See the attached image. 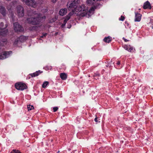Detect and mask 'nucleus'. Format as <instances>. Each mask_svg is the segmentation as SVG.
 <instances>
[{
  "instance_id": "obj_4",
  "label": "nucleus",
  "mask_w": 153,
  "mask_h": 153,
  "mask_svg": "<svg viewBox=\"0 0 153 153\" xmlns=\"http://www.w3.org/2000/svg\"><path fill=\"white\" fill-rule=\"evenodd\" d=\"M26 5L35 7L37 6V3L34 0H21Z\"/></svg>"
},
{
  "instance_id": "obj_24",
  "label": "nucleus",
  "mask_w": 153,
  "mask_h": 153,
  "mask_svg": "<svg viewBox=\"0 0 153 153\" xmlns=\"http://www.w3.org/2000/svg\"><path fill=\"white\" fill-rule=\"evenodd\" d=\"M49 84V82L48 81H45L42 85V87L45 88L46 86Z\"/></svg>"
},
{
  "instance_id": "obj_22",
  "label": "nucleus",
  "mask_w": 153,
  "mask_h": 153,
  "mask_svg": "<svg viewBox=\"0 0 153 153\" xmlns=\"http://www.w3.org/2000/svg\"><path fill=\"white\" fill-rule=\"evenodd\" d=\"M96 0L98 1V0ZM95 1V0H87V3L88 4H93Z\"/></svg>"
},
{
  "instance_id": "obj_34",
  "label": "nucleus",
  "mask_w": 153,
  "mask_h": 153,
  "mask_svg": "<svg viewBox=\"0 0 153 153\" xmlns=\"http://www.w3.org/2000/svg\"><path fill=\"white\" fill-rule=\"evenodd\" d=\"M120 64V61H118L117 63V64L118 65H119Z\"/></svg>"
},
{
  "instance_id": "obj_26",
  "label": "nucleus",
  "mask_w": 153,
  "mask_h": 153,
  "mask_svg": "<svg viewBox=\"0 0 153 153\" xmlns=\"http://www.w3.org/2000/svg\"><path fill=\"white\" fill-rule=\"evenodd\" d=\"M74 12V11H72V12L70 13L68 15L66 16V18H68L69 17L70 18L71 16H72L73 13H75Z\"/></svg>"
},
{
  "instance_id": "obj_29",
  "label": "nucleus",
  "mask_w": 153,
  "mask_h": 153,
  "mask_svg": "<svg viewBox=\"0 0 153 153\" xmlns=\"http://www.w3.org/2000/svg\"><path fill=\"white\" fill-rule=\"evenodd\" d=\"M58 109V108L57 107H54L53 108V111L55 112Z\"/></svg>"
},
{
  "instance_id": "obj_23",
  "label": "nucleus",
  "mask_w": 153,
  "mask_h": 153,
  "mask_svg": "<svg viewBox=\"0 0 153 153\" xmlns=\"http://www.w3.org/2000/svg\"><path fill=\"white\" fill-rule=\"evenodd\" d=\"M27 108L28 111H29L34 109V107L33 105H27Z\"/></svg>"
},
{
  "instance_id": "obj_11",
  "label": "nucleus",
  "mask_w": 153,
  "mask_h": 153,
  "mask_svg": "<svg viewBox=\"0 0 153 153\" xmlns=\"http://www.w3.org/2000/svg\"><path fill=\"white\" fill-rule=\"evenodd\" d=\"M141 14L139 13H135V22H140L141 19Z\"/></svg>"
},
{
  "instance_id": "obj_39",
  "label": "nucleus",
  "mask_w": 153,
  "mask_h": 153,
  "mask_svg": "<svg viewBox=\"0 0 153 153\" xmlns=\"http://www.w3.org/2000/svg\"><path fill=\"white\" fill-rule=\"evenodd\" d=\"M152 29H153V26L152 27Z\"/></svg>"
},
{
  "instance_id": "obj_20",
  "label": "nucleus",
  "mask_w": 153,
  "mask_h": 153,
  "mask_svg": "<svg viewBox=\"0 0 153 153\" xmlns=\"http://www.w3.org/2000/svg\"><path fill=\"white\" fill-rule=\"evenodd\" d=\"M19 39L20 41L23 42L26 39V37L24 36H20Z\"/></svg>"
},
{
  "instance_id": "obj_12",
  "label": "nucleus",
  "mask_w": 153,
  "mask_h": 153,
  "mask_svg": "<svg viewBox=\"0 0 153 153\" xmlns=\"http://www.w3.org/2000/svg\"><path fill=\"white\" fill-rule=\"evenodd\" d=\"M143 8L144 9L148 8L151 9V7L150 3L148 1H146L144 4Z\"/></svg>"
},
{
  "instance_id": "obj_17",
  "label": "nucleus",
  "mask_w": 153,
  "mask_h": 153,
  "mask_svg": "<svg viewBox=\"0 0 153 153\" xmlns=\"http://www.w3.org/2000/svg\"><path fill=\"white\" fill-rule=\"evenodd\" d=\"M104 41L107 43L110 42L111 40V37L110 36L106 37L103 39Z\"/></svg>"
},
{
  "instance_id": "obj_30",
  "label": "nucleus",
  "mask_w": 153,
  "mask_h": 153,
  "mask_svg": "<svg viewBox=\"0 0 153 153\" xmlns=\"http://www.w3.org/2000/svg\"><path fill=\"white\" fill-rule=\"evenodd\" d=\"M124 17L121 16L119 20L122 21H123L124 20Z\"/></svg>"
},
{
  "instance_id": "obj_16",
  "label": "nucleus",
  "mask_w": 153,
  "mask_h": 153,
  "mask_svg": "<svg viewBox=\"0 0 153 153\" xmlns=\"http://www.w3.org/2000/svg\"><path fill=\"white\" fill-rule=\"evenodd\" d=\"M60 77L62 80H65L67 79V74L65 73H61L60 75Z\"/></svg>"
},
{
  "instance_id": "obj_28",
  "label": "nucleus",
  "mask_w": 153,
  "mask_h": 153,
  "mask_svg": "<svg viewBox=\"0 0 153 153\" xmlns=\"http://www.w3.org/2000/svg\"><path fill=\"white\" fill-rule=\"evenodd\" d=\"M37 28V27L36 26H33L29 28V30H35Z\"/></svg>"
},
{
  "instance_id": "obj_13",
  "label": "nucleus",
  "mask_w": 153,
  "mask_h": 153,
  "mask_svg": "<svg viewBox=\"0 0 153 153\" xmlns=\"http://www.w3.org/2000/svg\"><path fill=\"white\" fill-rule=\"evenodd\" d=\"M67 12V9L66 8L62 9L60 10L59 13L61 16H63L66 14Z\"/></svg>"
},
{
  "instance_id": "obj_7",
  "label": "nucleus",
  "mask_w": 153,
  "mask_h": 153,
  "mask_svg": "<svg viewBox=\"0 0 153 153\" xmlns=\"http://www.w3.org/2000/svg\"><path fill=\"white\" fill-rule=\"evenodd\" d=\"M76 6L75 3H74L71 1L68 2L67 4V7L68 9L69 10H72L73 11L75 10Z\"/></svg>"
},
{
  "instance_id": "obj_2",
  "label": "nucleus",
  "mask_w": 153,
  "mask_h": 153,
  "mask_svg": "<svg viewBox=\"0 0 153 153\" xmlns=\"http://www.w3.org/2000/svg\"><path fill=\"white\" fill-rule=\"evenodd\" d=\"M96 9V7L95 6L92 7L89 10L88 12V10L86 9L85 8V5H82L81 6H76V7L75 9V13L77 15H79L80 16L84 17L86 16L88 13H92Z\"/></svg>"
},
{
  "instance_id": "obj_14",
  "label": "nucleus",
  "mask_w": 153,
  "mask_h": 153,
  "mask_svg": "<svg viewBox=\"0 0 153 153\" xmlns=\"http://www.w3.org/2000/svg\"><path fill=\"white\" fill-rule=\"evenodd\" d=\"M123 48L125 50L129 52H131L133 50V48L130 45H124Z\"/></svg>"
},
{
  "instance_id": "obj_35",
  "label": "nucleus",
  "mask_w": 153,
  "mask_h": 153,
  "mask_svg": "<svg viewBox=\"0 0 153 153\" xmlns=\"http://www.w3.org/2000/svg\"><path fill=\"white\" fill-rule=\"evenodd\" d=\"M52 1L53 2H55L56 1V0H52Z\"/></svg>"
},
{
  "instance_id": "obj_19",
  "label": "nucleus",
  "mask_w": 153,
  "mask_h": 153,
  "mask_svg": "<svg viewBox=\"0 0 153 153\" xmlns=\"http://www.w3.org/2000/svg\"><path fill=\"white\" fill-rule=\"evenodd\" d=\"M70 19V18L69 17L68 18H66L64 20L63 23L61 25V27L62 28H63L65 26V25L67 22V21L69 20Z\"/></svg>"
},
{
  "instance_id": "obj_38",
  "label": "nucleus",
  "mask_w": 153,
  "mask_h": 153,
  "mask_svg": "<svg viewBox=\"0 0 153 153\" xmlns=\"http://www.w3.org/2000/svg\"><path fill=\"white\" fill-rule=\"evenodd\" d=\"M127 25L128 26V24L127 23Z\"/></svg>"
},
{
  "instance_id": "obj_25",
  "label": "nucleus",
  "mask_w": 153,
  "mask_h": 153,
  "mask_svg": "<svg viewBox=\"0 0 153 153\" xmlns=\"http://www.w3.org/2000/svg\"><path fill=\"white\" fill-rule=\"evenodd\" d=\"M79 0H72L71 1L74 3H75V5L77 6V5L79 4Z\"/></svg>"
},
{
  "instance_id": "obj_3",
  "label": "nucleus",
  "mask_w": 153,
  "mask_h": 153,
  "mask_svg": "<svg viewBox=\"0 0 153 153\" xmlns=\"http://www.w3.org/2000/svg\"><path fill=\"white\" fill-rule=\"evenodd\" d=\"M15 86L16 88L19 90L22 91L27 89V88L25 84L21 82L16 83Z\"/></svg>"
},
{
  "instance_id": "obj_18",
  "label": "nucleus",
  "mask_w": 153,
  "mask_h": 153,
  "mask_svg": "<svg viewBox=\"0 0 153 153\" xmlns=\"http://www.w3.org/2000/svg\"><path fill=\"white\" fill-rule=\"evenodd\" d=\"M8 32V30H4L0 31V36L5 35Z\"/></svg>"
},
{
  "instance_id": "obj_5",
  "label": "nucleus",
  "mask_w": 153,
  "mask_h": 153,
  "mask_svg": "<svg viewBox=\"0 0 153 153\" xmlns=\"http://www.w3.org/2000/svg\"><path fill=\"white\" fill-rule=\"evenodd\" d=\"M16 9L18 16L20 17L23 16L24 14L23 8L22 6L19 5L17 6Z\"/></svg>"
},
{
  "instance_id": "obj_33",
  "label": "nucleus",
  "mask_w": 153,
  "mask_h": 153,
  "mask_svg": "<svg viewBox=\"0 0 153 153\" xmlns=\"http://www.w3.org/2000/svg\"><path fill=\"white\" fill-rule=\"evenodd\" d=\"M123 39L124 40V41L125 42H128V41L129 40L126 39L125 38H124V37H123Z\"/></svg>"
},
{
  "instance_id": "obj_27",
  "label": "nucleus",
  "mask_w": 153,
  "mask_h": 153,
  "mask_svg": "<svg viewBox=\"0 0 153 153\" xmlns=\"http://www.w3.org/2000/svg\"><path fill=\"white\" fill-rule=\"evenodd\" d=\"M10 153H21L19 151L16 149H13Z\"/></svg>"
},
{
  "instance_id": "obj_8",
  "label": "nucleus",
  "mask_w": 153,
  "mask_h": 153,
  "mask_svg": "<svg viewBox=\"0 0 153 153\" xmlns=\"http://www.w3.org/2000/svg\"><path fill=\"white\" fill-rule=\"evenodd\" d=\"M12 53L11 51H4L0 54V59H3L9 57L10 54Z\"/></svg>"
},
{
  "instance_id": "obj_37",
  "label": "nucleus",
  "mask_w": 153,
  "mask_h": 153,
  "mask_svg": "<svg viewBox=\"0 0 153 153\" xmlns=\"http://www.w3.org/2000/svg\"><path fill=\"white\" fill-rule=\"evenodd\" d=\"M2 44L0 42V45H1Z\"/></svg>"
},
{
  "instance_id": "obj_36",
  "label": "nucleus",
  "mask_w": 153,
  "mask_h": 153,
  "mask_svg": "<svg viewBox=\"0 0 153 153\" xmlns=\"http://www.w3.org/2000/svg\"><path fill=\"white\" fill-rule=\"evenodd\" d=\"M71 25H70V27H68V28H70L71 27Z\"/></svg>"
},
{
  "instance_id": "obj_31",
  "label": "nucleus",
  "mask_w": 153,
  "mask_h": 153,
  "mask_svg": "<svg viewBox=\"0 0 153 153\" xmlns=\"http://www.w3.org/2000/svg\"><path fill=\"white\" fill-rule=\"evenodd\" d=\"M47 35V33H44V34H43V35H42V36H41V37L42 38V37H44V36H46Z\"/></svg>"
},
{
  "instance_id": "obj_32",
  "label": "nucleus",
  "mask_w": 153,
  "mask_h": 153,
  "mask_svg": "<svg viewBox=\"0 0 153 153\" xmlns=\"http://www.w3.org/2000/svg\"><path fill=\"white\" fill-rule=\"evenodd\" d=\"M97 119H98V118L97 117H96L94 119V121L96 123H97L98 122V120Z\"/></svg>"
},
{
  "instance_id": "obj_21",
  "label": "nucleus",
  "mask_w": 153,
  "mask_h": 153,
  "mask_svg": "<svg viewBox=\"0 0 153 153\" xmlns=\"http://www.w3.org/2000/svg\"><path fill=\"white\" fill-rule=\"evenodd\" d=\"M4 23L2 22H1L0 24V28L1 29H4L7 27V24H5V26L4 27Z\"/></svg>"
},
{
  "instance_id": "obj_6",
  "label": "nucleus",
  "mask_w": 153,
  "mask_h": 153,
  "mask_svg": "<svg viewBox=\"0 0 153 153\" xmlns=\"http://www.w3.org/2000/svg\"><path fill=\"white\" fill-rule=\"evenodd\" d=\"M14 29L15 31L17 32H21L23 31V29L22 26L17 22L14 23Z\"/></svg>"
},
{
  "instance_id": "obj_9",
  "label": "nucleus",
  "mask_w": 153,
  "mask_h": 153,
  "mask_svg": "<svg viewBox=\"0 0 153 153\" xmlns=\"http://www.w3.org/2000/svg\"><path fill=\"white\" fill-rule=\"evenodd\" d=\"M6 9L4 7L2 6H0V13L3 16H4L6 15Z\"/></svg>"
},
{
  "instance_id": "obj_15",
  "label": "nucleus",
  "mask_w": 153,
  "mask_h": 153,
  "mask_svg": "<svg viewBox=\"0 0 153 153\" xmlns=\"http://www.w3.org/2000/svg\"><path fill=\"white\" fill-rule=\"evenodd\" d=\"M8 9L9 12L10 13V16H11V18L12 19L13 21L14 20V13L12 12V7L9 8V7H8Z\"/></svg>"
},
{
  "instance_id": "obj_10",
  "label": "nucleus",
  "mask_w": 153,
  "mask_h": 153,
  "mask_svg": "<svg viewBox=\"0 0 153 153\" xmlns=\"http://www.w3.org/2000/svg\"><path fill=\"white\" fill-rule=\"evenodd\" d=\"M42 73V71H41L40 70H39L36 71V72L30 74V75L32 77H34L37 76L39 75L40 74Z\"/></svg>"
},
{
  "instance_id": "obj_1",
  "label": "nucleus",
  "mask_w": 153,
  "mask_h": 153,
  "mask_svg": "<svg viewBox=\"0 0 153 153\" xmlns=\"http://www.w3.org/2000/svg\"><path fill=\"white\" fill-rule=\"evenodd\" d=\"M28 16L30 17L27 19V22L33 25H39L43 19L45 18V16L35 12L33 13L31 15L29 14Z\"/></svg>"
}]
</instances>
